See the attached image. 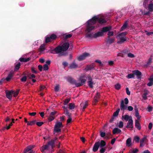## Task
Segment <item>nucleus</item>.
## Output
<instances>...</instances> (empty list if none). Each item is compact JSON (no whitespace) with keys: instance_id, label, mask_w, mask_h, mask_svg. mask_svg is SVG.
<instances>
[{"instance_id":"obj_1","label":"nucleus","mask_w":153,"mask_h":153,"mask_svg":"<svg viewBox=\"0 0 153 153\" xmlns=\"http://www.w3.org/2000/svg\"><path fill=\"white\" fill-rule=\"evenodd\" d=\"M69 46L68 42H65L62 45L57 46L53 49L50 50V51L52 53L59 54L57 56L58 57L65 56L68 55V53L66 51L68 49Z\"/></svg>"},{"instance_id":"obj_2","label":"nucleus","mask_w":153,"mask_h":153,"mask_svg":"<svg viewBox=\"0 0 153 153\" xmlns=\"http://www.w3.org/2000/svg\"><path fill=\"white\" fill-rule=\"evenodd\" d=\"M97 21L99 24H103L106 22V20L103 16H94L86 22L87 30L88 31L94 30L96 27L94 25Z\"/></svg>"},{"instance_id":"obj_3","label":"nucleus","mask_w":153,"mask_h":153,"mask_svg":"<svg viewBox=\"0 0 153 153\" xmlns=\"http://www.w3.org/2000/svg\"><path fill=\"white\" fill-rule=\"evenodd\" d=\"M127 33L128 32L126 31L123 32L118 34L116 36V38L119 39L117 42L118 44H121L126 40L127 38L125 36Z\"/></svg>"},{"instance_id":"obj_4","label":"nucleus","mask_w":153,"mask_h":153,"mask_svg":"<svg viewBox=\"0 0 153 153\" xmlns=\"http://www.w3.org/2000/svg\"><path fill=\"white\" fill-rule=\"evenodd\" d=\"M86 77L88 80L87 85L90 88H93L94 87L93 85L95 84V83L93 81L92 77L91 75H88Z\"/></svg>"},{"instance_id":"obj_5","label":"nucleus","mask_w":153,"mask_h":153,"mask_svg":"<svg viewBox=\"0 0 153 153\" xmlns=\"http://www.w3.org/2000/svg\"><path fill=\"white\" fill-rule=\"evenodd\" d=\"M85 77V74L80 76L79 78V80L80 81V82H78V84H77V85L80 87L83 85L86 81V79H84Z\"/></svg>"},{"instance_id":"obj_6","label":"nucleus","mask_w":153,"mask_h":153,"mask_svg":"<svg viewBox=\"0 0 153 153\" xmlns=\"http://www.w3.org/2000/svg\"><path fill=\"white\" fill-rule=\"evenodd\" d=\"M89 56L90 54L89 53L85 52L78 56V59L79 61H81L85 59L87 57H88Z\"/></svg>"},{"instance_id":"obj_7","label":"nucleus","mask_w":153,"mask_h":153,"mask_svg":"<svg viewBox=\"0 0 153 153\" xmlns=\"http://www.w3.org/2000/svg\"><path fill=\"white\" fill-rule=\"evenodd\" d=\"M14 91L13 90H6L5 91V94L6 97L10 100H11L12 99V94L13 93Z\"/></svg>"},{"instance_id":"obj_8","label":"nucleus","mask_w":153,"mask_h":153,"mask_svg":"<svg viewBox=\"0 0 153 153\" xmlns=\"http://www.w3.org/2000/svg\"><path fill=\"white\" fill-rule=\"evenodd\" d=\"M67 81L70 82L71 84L75 85L76 87H79V86L77 85V84L78 82L71 77H69L68 78Z\"/></svg>"},{"instance_id":"obj_9","label":"nucleus","mask_w":153,"mask_h":153,"mask_svg":"<svg viewBox=\"0 0 153 153\" xmlns=\"http://www.w3.org/2000/svg\"><path fill=\"white\" fill-rule=\"evenodd\" d=\"M132 73L134 74V76L136 75L137 79H139L141 78L142 73L138 70H136L132 71Z\"/></svg>"},{"instance_id":"obj_10","label":"nucleus","mask_w":153,"mask_h":153,"mask_svg":"<svg viewBox=\"0 0 153 153\" xmlns=\"http://www.w3.org/2000/svg\"><path fill=\"white\" fill-rule=\"evenodd\" d=\"M96 66L94 63H92L90 65H87L85 68V70L87 71L92 69H95L94 67Z\"/></svg>"},{"instance_id":"obj_11","label":"nucleus","mask_w":153,"mask_h":153,"mask_svg":"<svg viewBox=\"0 0 153 153\" xmlns=\"http://www.w3.org/2000/svg\"><path fill=\"white\" fill-rule=\"evenodd\" d=\"M100 142L99 141L95 143L92 149L93 151L94 152H95L98 150L100 146Z\"/></svg>"},{"instance_id":"obj_12","label":"nucleus","mask_w":153,"mask_h":153,"mask_svg":"<svg viewBox=\"0 0 153 153\" xmlns=\"http://www.w3.org/2000/svg\"><path fill=\"white\" fill-rule=\"evenodd\" d=\"M88 105V102L82 103L80 104V108L82 110V111H83L86 108Z\"/></svg>"},{"instance_id":"obj_13","label":"nucleus","mask_w":153,"mask_h":153,"mask_svg":"<svg viewBox=\"0 0 153 153\" xmlns=\"http://www.w3.org/2000/svg\"><path fill=\"white\" fill-rule=\"evenodd\" d=\"M111 27L109 26L105 27L102 28L101 31L103 33H104L108 32L111 29Z\"/></svg>"},{"instance_id":"obj_14","label":"nucleus","mask_w":153,"mask_h":153,"mask_svg":"<svg viewBox=\"0 0 153 153\" xmlns=\"http://www.w3.org/2000/svg\"><path fill=\"white\" fill-rule=\"evenodd\" d=\"M127 105H125L124 102L123 100H122L121 101L120 108L121 110L124 111L127 109Z\"/></svg>"},{"instance_id":"obj_15","label":"nucleus","mask_w":153,"mask_h":153,"mask_svg":"<svg viewBox=\"0 0 153 153\" xmlns=\"http://www.w3.org/2000/svg\"><path fill=\"white\" fill-rule=\"evenodd\" d=\"M133 121L132 119L131 118L129 120L128 123H127L126 127L128 128H133Z\"/></svg>"},{"instance_id":"obj_16","label":"nucleus","mask_w":153,"mask_h":153,"mask_svg":"<svg viewBox=\"0 0 153 153\" xmlns=\"http://www.w3.org/2000/svg\"><path fill=\"white\" fill-rule=\"evenodd\" d=\"M13 72L11 71L8 74L7 76L5 78L7 81H9L13 77Z\"/></svg>"},{"instance_id":"obj_17","label":"nucleus","mask_w":153,"mask_h":153,"mask_svg":"<svg viewBox=\"0 0 153 153\" xmlns=\"http://www.w3.org/2000/svg\"><path fill=\"white\" fill-rule=\"evenodd\" d=\"M49 149V146L48 144L43 146L40 148L42 152H43L45 150H48Z\"/></svg>"},{"instance_id":"obj_18","label":"nucleus","mask_w":153,"mask_h":153,"mask_svg":"<svg viewBox=\"0 0 153 153\" xmlns=\"http://www.w3.org/2000/svg\"><path fill=\"white\" fill-rule=\"evenodd\" d=\"M86 30L87 32L86 34V37L88 38H93V33H90V32L91 31H88L87 30V25H86Z\"/></svg>"},{"instance_id":"obj_19","label":"nucleus","mask_w":153,"mask_h":153,"mask_svg":"<svg viewBox=\"0 0 153 153\" xmlns=\"http://www.w3.org/2000/svg\"><path fill=\"white\" fill-rule=\"evenodd\" d=\"M103 35V33L101 31L100 32L99 31L93 34V37L97 38L100 36H102Z\"/></svg>"},{"instance_id":"obj_20","label":"nucleus","mask_w":153,"mask_h":153,"mask_svg":"<svg viewBox=\"0 0 153 153\" xmlns=\"http://www.w3.org/2000/svg\"><path fill=\"white\" fill-rule=\"evenodd\" d=\"M78 65L75 62H73L71 63L69 67L70 69H74L77 68Z\"/></svg>"},{"instance_id":"obj_21","label":"nucleus","mask_w":153,"mask_h":153,"mask_svg":"<svg viewBox=\"0 0 153 153\" xmlns=\"http://www.w3.org/2000/svg\"><path fill=\"white\" fill-rule=\"evenodd\" d=\"M121 132V130L117 128H114L112 131V133L113 134H115L116 133L119 134Z\"/></svg>"},{"instance_id":"obj_22","label":"nucleus","mask_w":153,"mask_h":153,"mask_svg":"<svg viewBox=\"0 0 153 153\" xmlns=\"http://www.w3.org/2000/svg\"><path fill=\"white\" fill-rule=\"evenodd\" d=\"M100 96V93L98 92H97L96 95L94 97V101L95 102H98Z\"/></svg>"},{"instance_id":"obj_23","label":"nucleus","mask_w":153,"mask_h":153,"mask_svg":"<svg viewBox=\"0 0 153 153\" xmlns=\"http://www.w3.org/2000/svg\"><path fill=\"white\" fill-rule=\"evenodd\" d=\"M135 116L137 118L138 120H139L140 119V118L141 117V116H140L139 115V114L138 113V109L137 108L136 106H135Z\"/></svg>"},{"instance_id":"obj_24","label":"nucleus","mask_w":153,"mask_h":153,"mask_svg":"<svg viewBox=\"0 0 153 153\" xmlns=\"http://www.w3.org/2000/svg\"><path fill=\"white\" fill-rule=\"evenodd\" d=\"M61 132V129L60 128L58 127H55V126H54V129L53 131V134H55V133H58Z\"/></svg>"},{"instance_id":"obj_25","label":"nucleus","mask_w":153,"mask_h":153,"mask_svg":"<svg viewBox=\"0 0 153 153\" xmlns=\"http://www.w3.org/2000/svg\"><path fill=\"white\" fill-rule=\"evenodd\" d=\"M30 59V58H21L19 59V60L20 62H27L29 61Z\"/></svg>"},{"instance_id":"obj_26","label":"nucleus","mask_w":153,"mask_h":153,"mask_svg":"<svg viewBox=\"0 0 153 153\" xmlns=\"http://www.w3.org/2000/svg\"><path fill=\"white\" fill-rule=\"evenodd\" d=\"M128 25L127 21H126L122 27L120 29V31H122L123 30L125 29L126 28Z\"/></svg>"},{"instance_id":"obj_27","label":"nucleus","mask_w":153,"mask_h":153,"mask_svg":"<svg viewBox=\"0 0 153 153\" xmlns=\"http://www.w3.org/2000/svg\"><path fill=\"white\" fill-rule=\"evenodd\" d=\"M135 126L139 130L141 129V126L140 125L139 122L137 120H135Z\"/></svg>"},{"instance_id":"obj_28","label":"nucleus","mask_w":153,"mask_h":153,"mask_svg":"<svg viewBox=\"0 0 153 153\" xmlns=\"http://www.w3.org/2000/svg\"><path fill=\"white\" fill-rule=\"evenodd\" d=\"M131 138H128L126 140V146L128 147H130L131 145Z\"/></svg>"},{"instance_id":"obj_29","label":"nucleus","mask_w":153,"mask_h":153,"mask_svg":"<svg viewBox=\"0 0 153 153\" xmlns=\"http://www.w3.org/2000/svg\"><path fill=\"white\" fill-rule=\"evenodd\" d=\"M148 9L150 12L153 11V4L150 3L148 5Z\"/></svg>"},{"instance_id":"obj_30","label":"nucleus","mask_w":153,"mask_h":153,"mask_svg":"<svg viewBox=\"0 0 153 153\" xmlns=\"http://www.w3.org/2000/svg\"><path fill=\"white\" fill-rule=\"evenodd\" d=\"M21 65V63L20 62H19L17 64L15 67V68L14 69V71H17L19 69Z\"/></svg>"},{"instance_id":"obj_31","label":"nucleus","mask_w":153,"mask_h":153,"mask_svg":"<svg viewBox=\"0 0 153 153\" xmlns=\"http://www.w3.org/2000/svg\"><path fill=\"white\" fill-rule=\"evenodd\" d=\"M114 38H109L107 39V41L108 43L109 44H112L114 41Z\"/></svg>"},{"instance_id":"obj_32","label":"nucleus","mask_w":153,"mask_h":153,"mask_svg":"<svg viewBox=\"0 0 153 153\" xmlns=\"http://www.w3.org/2000/svg\"><path fill=\"white\" fill-rule=\"evenodd\" d=\"M55 127H58L59 128H62L63 127V125L61 122H58L56 123L55 124Z\"/></svg>"},{"instance_id":"obj_33","label":"nucleus","mask_w":153,"mask_h":153,"mask_svg":"<svg viewBox=\"0 0 153 153\" xmlns=\"http://www.w3.org/2000/svg\"><path fill=\"white\" fill-rule=\"evenodd\" d=\"M68 108L69 109L72 110L74 109L75 107V105L74 103H70L68 104Z\"/></svg>"},{"instance_id":"obj_34","label":"nucleus","mask_w":153,"mask_h":153,"mask_svg":"<svg viewBox=\"0 0 153 153\" xmlns=\"http://www.w3.org/2000/svg\"><path fill=\"white\" fill-rule=\"evenodd\" d=\"M65 114L68 117H71V114L69 113L68 110L66 108H65V109L64 110Z\"/></svg>"},{"instance_id":"obj_35","label":"nucleus","mask_w":153,"mask_h":153,"mask_svg":"<svg viewBox=\"0 0 153 153\" xmlns=\"http://www.w3.org/2000/svg\"><path fill=\"white\" fill-rule=\"evenodd\" d=\"M49 36L52 40H55L57 38L56 35L54 34L50 35Z\"/></svg>"},{"instance_id":"obj_36","label":"nucleus","mask_w":153,"mask_h":153,"mask_svg":"<svg viewBox=\"0 0 153 153\" xmlns=\"http://www.w3.org/2000/svg\"><path fill=\"white\" fill-rule=\"evenodd\" d=\"M152 59L151 58H150L148 60L147 63L146 64L144 65L145 66H149L151 63L152 62Z\"/></svg>"},{"instance_id":"obj_37","label":"nucleus","mask_w":153,"mask_h":153,"mask_svg":"<svg viewBox=\"0 0 153 153\" xmlns=\"http://www.w3.org/2000/svg\"><path fill=\"white\" fill-rule=\"evenodd\" d=\"M27 76L25 75L20 79V81L22 82H25L27 79Z\"/></svg>"},{"instance_id":"obj_38","label":"nucleus","mask_w":153,"mask_h":153,"mask_svg":"<svg viewBox=\"0 0 153 153\" xmlns=\"http://www.w3.org/2000/svg\"><path fill=\"white\" fill-rule=\"evenodd\" d=\"M122 118L124 119L126 121H127L129 120V117L127 115H125L122 116Z\"/></svg>"},{"instance_id":"obj_39","label":"nucleus","mask_w":153,"mask_h":153,"mask_svg":"<svg viewBox=\"0 0 153 153\" xmlns=\"http://www.w3.org/2000/svg\"><path fill=\"white\" fill-rule=\"evenodd\" d=\"M126 77L128 79H131L132 78H134V74L131 73L127 75V76H126Z\"/></svg>"},{"instance_id":"obj_40","label":"nucleus","mask_w":153,"mask_h":153,"mask_svg":"<svg viewBox=\"0 0 153 153\" xmlns=\"http://www.w3.org/2000/svg\"><path fill=\"white\" fill-rule=\"evenodd\" d=\"M120 111V109L118 108L117 109L116 111L115 112H114L113 114V116L114 117H116L119 114V112Z\"/></svg>"},{"instance_id":"obj_41","label":"nucleus","mask_w":153,"mask_h":153,"mask_svg":"<svg viewBox=\"0 0 153 153\" xmlns=\"http://www.w3.org/2000/svg\"><path fill=\"white\" fill-rule=\"evenodd\" d=\"M106 145V143L103 140H101L100 141V146L101 147H102Z\"/></svg>"},{"instance_id":"obj_42","label":"nucleus","mask_w":153,"mask_h":153,"mask_svg":"<svg viewBox=\"0 0 153 153\" xmlns=\"http://www.w3.org/2000/svg\"><path fill=\"white\" fill-rule=\"evenodd\" d=\"M45 45L44 44L41 45L39 48V51L41 52L45 50Z\"/></svg>"},{"instance_id":"obj_43","label":"nucleus","mask_w":153,"mask_h":153,"mask_svg":"<svg viewBox=\"0 0 153 153\" xmlns=\"http://www.w3.org/2000/svg\"><path fill=\"white\" fill-rule=\"evenodd\" d=\"M48 145L51 146L53 148V146H54V140H51L49 141L48 142Z\"/></svg>"},{"instance_id":"obj_44","label":"nucleus","mask_w":153,"mask_h":153,"mask_svg":"<svg viewBox=\"0 0 153 153\" xmlns=\"http://www.w3.org/2000/svg\"><path fill=\"white\" fill-rule=\"evenodd\" d=\"M36 121V120H33L32 121H28L27 125L32 126L35 124V122Z\"/></svg>"},{"instance_id":"obj_45","label":"nucleus","mask_w":153,"mask_h":153,"mask_svg":"<svg viewBox=\"0 0 153 153\" xmlns=\"http://www.w3.org/2000/svg\"><path fill=\"white\" fill-rule=\"evenodd\" d=\"M52 41L50 36H48L46 37L45 39V42L46 43H47Z\"/></svg>"},{"instance_id":"obj_46","label":"nucleus","mask_w":153,"mask_h":153,"mask_svg":"<svg viewBox=\"0 0 153 153\" xmlns=\"http://www.w3.org/2000/svg\"><path fill=\"white\" fill-rule=\"evenodd\" d=\"M72 33L69 34H67L65 35V36H64V38L65 39H67L68 38H69L71 37L72 36Z\"/></svg>"},{"instance_id":"obj_47","label":"nucleus","mask_w":153,"mask_h":153,"mask_svg":"<svg viewBox=\"0 0 153 153\" xmlns=\"http://www.w3.org/2000/svg\"><path fill=\"white\" fill-rule=\"evenodd\" d=\"M31 72L33 73H34L35 74H38V72L36 70H35V69L34 67H31Z\"/></svg>"},{"instance_id":"obj_48","label":"nucleus","mask_w":153,"mask_h":153,"mask_svg":"<svg viewBox=\"0 0 153 153\" xmlns=\"http://www.w3.org/2000/svg\"><path fill=\"white\" fill-rule=\"evenodd\" d=\"M140 140V138L139 137L137 136H135L134 139V140L136 143H138L139 142V141Z\"/></svg>"},{"instance_id":"obj_49","label":"nucleus","mask_w":153,"mask_h":153,"mask_svg":"<svg viewBox=\"0 0 153 153\" xmlns=\"http://www.w3.org/2000/svg\"><path fill=\"white\" fill-rule=\"evenodd\" d=\"M19 91L20 90L18 89L16 91H14L13 93H12V94H13V96L14 97H16V96H17L19 92Z\"/></svg>"},{"instance_id":"obj_50","label":"nucleus","mask_w":153,"mask_h":153,"mask_svg":"<svg viewBox=\"0 0 153 153\" xmlns=\"http://www.w3.org/2000/svg\"><path fill=\"white\" fill-rule=\"evenodd\" d=\"M43 68L44 71H47L49 69L48 66L46 64H45L43 65Z\"/></svg>"},{"instance_id":"obj_51","label":"nucleus","mask_w":153,"mask_h":153,"mask_svg":"<svg viewBox=\"0 0 153 153\" xmlns=\"http://www.w3.org/2000/svg\"><path fill=\"white\" fill-rule=\"evenodd\" d=\"M130 150L131 151V152L132 153H136L139 151V150L137 148L135 149H132Z\"/></svg>"},{"instance_id":"obj_52","label":"nucleus","mask_w":153,"mask_h":153,"mask_svg":"<svg viewBox=\"0 0 153 153\" xmlns=\"http://www.w3.org/2000/svg\"><path fill=\"white\" fill-rule=\"evenodd\" d=\"M70 100V99L69 98L66 99L65 100L64 102V103H63L64 105H67V104L69 102Z\"/></svg>"},{"instance_id":"obj_53","label":"nucleus","mask_w":153,"mask_h":153,"mask_svg":"<svg viewBox=\"0 0 153 153\" xmlns=\"http://www.w3.org/2000/svg\"><path fill=\"white\" fill-rule=\"evenodd\" d=\"M149 0H145L143 2V6L145 7H146V5L147 4L149 3Z\"/></svg>"},{"instance_id":"obj_54","label":"nucleus","mask_w":153,"mask_h":153,"mask_svg":"<svg viewBox=\"0 0 153 153\" xmlns=\"http://www.w3.org/2000/svg\"><path fill=\"white\" fill-rule=\"evenodd\" d=\"M55 118V117L49 115L48 120L49 121L51 122L53 121Z\"/></svg>"},{"instance_id":"obj_55","label":"nucleus","mask_w":153,"mask_h":153,"mask_svg":"<svg viewBox=\"0 0 153 153\" xmlns=\"http://www.w3.org/2000/svg\"><path fill=\"white\" fill-rule=\"evenodd\" d=\"M27 76L29 77L30 79H33V78H35L36 77L35 75L34 74H32L30 76H29V75H27Z\"/></svg>"},{"instance_id":"obj_56","label":"nucleus","mask_w":153,"mask_h":153,"mask_svg":"<svg viewBox=\"0 0 153 153\" xmlns=\"http://www.w3.org/2000/svg\"><path fill=\"white\" fill-rule=\"evenodd\" d=\"M115 88L117 90L119 89L121 87V85L119 84H117L115 85Z\"/></svg>"},{"instance_id":"obj_57","label":"nucleus","mask_w":153,"mask_h":153,"mask_svg":"<svg viewBox=\"0 0 153 153\" xmlns=\"http://www.w3.org/2000/svg\"><path fill=\"white\" fill-rule=\"evenodd\" d=\"M95 62H97L99 64V65L101 66H102L103 65V64H102L101 61L100 60H96L95 61Z\"/></svg>"},{"instance_id":"obj_58","label":"nucleus","mask_w":153,"mask_h":153,"mask_svg":"<svg viewBox=\"0 0 153 153\" xmlns=\"http://www.w3.org/2000/svg\"><path fill=\"white\" fill-rule=\"evenodd\" d=\"M114 33L113 31H109L108 33V37L109 38L110 36H113V35Z\"/></svg>"},{"instance_id":"obj_59","label":"nucleus","mask_w":153,"mask_h":153,"mask_svg":"<svg viewBox=\"0 0 153 153\" xmlns=\"http://www.w3.org/2000/svg\"><path fill=\"white\" fill-rule=\"evenodd\" d=\"M123 123L121 121H120L119 122V125L118 127L120 128H122L123 127Z\"/></svg>"},{"instance_id":"obj_60","label":"nucleus","mask_w":153,"mask_h":153,"mask_svg":"<svg viewBox=\"0 0 153 153\" xmlns=\"http://www.w3.org/2000/svg\"><path fill=\"white\" fill-rule=\"evenodd\" d=\"M149 81V82L147 84V85L149 86H151L153 85V80Z\"/></svg>"},{"instance_id":"obj_61","label":"nucleus","mask_w":153,"mask_h":153,"mask_svg":"<svg viewBox=\"0 0 153 153\" xmlns=\"http://www.w3.org/2000/svg\"><path fill=\"white\" fill-rule=\"evenodd\" d=\"M44 123L43 122H37L36 123V124L37 126H41L44 124Z\"/></svg>"},{"instance_id":"obj_62","label":"nucleus","mask_w":153,"mask_h":153,"mask_svg":"<svg viewBox=\"0 0 153 153\" xmlns=\"http://www.w3.org/2000/svg\"><path fill=\"white\" fill-rule=\"evenodd\" d=\"M128 57H130V58H133V57H134L135 56L133 54L131 53H128Z\"/></svg>"},{"instance_id":"obj_63","label":"nucleus","mask_w":153,"mask_h":153,"mask_svg":"<svg viewBox=\"0 0 153 153\" xmlns=\"http://www.w3.org/2000/svg\"><path fill=\"white\" fill-rule=\"evenodd\" d=\"M59 86L58 85H56L54 89L55 91L56 92H58L59 91Z\"/></svg>"},{"instance_id":"obj_64","label":"nucleus","mask_w":153,"mask_h":153,"mask_svg":"<svg viewBox=\"0 0 153 153\" xmlns=\"http://www.w3.org/2000/svg\"><path fill=\"white\" fill-rule=\"evenodd\" d=\"M38 68L39 70L40 71H42V70L43 68V66L41 65H39L38 66Z\"/></svg>"}]
</instances>
